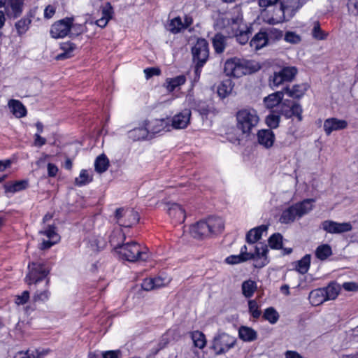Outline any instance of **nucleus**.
<instances>
[{
    "instance_id": "obj_1",
    "label": "nucleus",
    "mask_w": 358,
    "mask_h": 358,
    "mask_svg": "<svg viewBox=\"0 0 358 358\" xmlns=\"http://www.w3.org/2000/svg\"><path fill=\"white\" fill-rule=\"evenodd\" d=\"M28 268L29 272L25 279L29 286L37 285L43 280H45L44 289H37L33 296V300L36 302L48 301L51 294L49 290L50 279L48 278L50 273L49 267L44 263L37 262L29 263Z\"/></svg>"
},
{
    "instance_id": "obj_2",
    "label": "nucleus",
    "mask_w": 358,
    "mask_h": 358,
    "mask_svg": "<svg viewBox=\"0 0 358 358\" xmlns=\"http://www.w3.org/2000/svg\"><path fill=\"white\" fill-rule=\"evenodd\" d=\"M224 222L221 217L211 216L206 220H200L191 226L189 232L195 238H202L222 231Z\"/></svg>"
},
{
    "instance_id": "obj_3",
    "label": "nucleus",
    "mask_w": 358,
    "mask_h": 358,
    "mask_svg": "<svg viewBox=\"0 0 358 358\" xmlns=\"http://www.w3.org/2000/svg\"><path fill=\"white\" fill-rule=\"evenodd\" d=\"M115 250L122 259L130 262L146 261L149 258L148 249L136 241L117 244Z\"/></svg>"
},
{
    "instance_id": "obj_4",
    "label": "nucleus",
    "mask_w": 358,
    "mask_h": 358,
    "mask_svg": "<svg viewBox=\"0 0 358 358\" xmlns=\"http://www.w3.org/2000/svg\"><path fill=\"white\" fill-rule=\"evenodd\" d=\"M314 199H306L301 202L296 203L282 210L279 221L282 224L294 222L298 218H301L308 214L313 209Z\"/></svg>"
},
{
    "instance_id": "obj_5",
    "label": "nucleus",
    "mask_w": 358,
    "mask_h": 358,
    "mask_svg": "<svg viewBox=\"0 0 358 358\" xmlns=\"http://www.w3.org/2000/svg\"><path fill=\"white\" fill-rule=\"evenodd\" d=\"M268 249L267 245L258 243L254 248L244 245L241 248L240 255L245 261L253 259L255 262L256 268H262L268 263L267 254Z\"/></svg>"
},
{
    "instance_id": "obj_6",
    "label": "nucleus",
    "mask_w": 358,
    "mask_h": 358,
    "mask_svg": "<svg viewBox=\"0 0 358 358\" xmlns=\"http://www.w3.org/2000/svg\"><path fill=\"white\" fill-rule=\"evenodd\" d=\"M237 127L243 134L249 135L259 122L257 112L252 108L239 110L236 113Z\"/></svg>"
},
{
    "instance_id": "obj_7",
    "label": "nucleus",
    "mask_w": 358,
    "mask_h": 358,
    "mask_svg": "<svg viewBox=\"0 0 358 358\" xmlns=\"http://www.w3.org/2000/svg\"><path fill=\"white\" fill-rule=\"evenodd\" d=\"M236 344V338L227 333H219L215 335L212 341L211 349L216 355L227 353Z\"/></svg>"
},
{
    "instance_id": "obj_8",
    "label": "nucleus",
    "mask_w": 358,
    "mask_h": 358,
    "mask_svg": "<svg viewBox=\"0 0 358 358\" xmlns=\"http://www.w3.org/2000/svg\"><path fill=\"white\" fill-rule=\"evenodd\" d=\"M224 72L227 76L240 78L250 72L248 62L234 57L224 63Z\"/></svg>"
},
{
    "instance_id": "obj_9",
    "label": "nucleus",
    "mask_w": 358,
    "mask_h": 358,
    "mask_svg": "<svg viewBox=\"0 0 358 358\" xmlns=\"http://www.w3.org/2000/svg\"><path fill=\"white\" fill-rule=\"evenodd\" d=\"M278 113L284 116L286 119L296 117L298 121L303 120V108L301 104L296 101L289 99L282 100L280 105L275 108Z\"/></svg>"
},
{
    "instance_id": "obj_10",
    "label": "nucleus",
    "mask_w": 358,
    "mask_h": 358,
    "mask_svg": "<svg viewBox=\"0 0 358 358\" xmlns=\"http://www.w3.org/2000/svg\"><path fill=\"white\" fill-rule=\"evenodd\" d=\"M294 66H285L279 71H275L269 77L268 85L272 88L278 87L285 83L292 82L297 73Z\"/></svg>"
},
{
    "instance_id": "obj_11",
    "label": "nucleus",
    "mask_w": 358,
    "mask_h": 358,
    "mask_svg": "<svg viewBox=\"0 0 358 358\" xmlns=\"http://www.w3.org/2000/svg\"><path fill=\"white\" fill-rule=\"evenodd\" d=\"M191 52L194 63L206 64L209 57V47L207 41L204 38H198L192 47Z\"/></svg>"
},
{
    "instance_id": "obj_12",
    "label": "nucleus",
    "mask_w": 358,
    "mask_h": 358,
    "mask_svg": "<svg viewBox=\"0 0 358 358\" xmlns=\"http://www.w3.org/2000/svg\"><path fill=\"white\" fill-rule=\"evenodd\" d=\"M115 217L117 223L124 227H130L138 221V214L137 212L123 208L116 209Z\"/></svg>"
},
{
    "instance_id": "obj_13",
    "label": "nucleus",
    "mask_w": 358,
    "mask_h": 358,
    "mask_svg": "<svg viewBox=\"0 0 358 358\" xmlns=\"http://www.w3.org/2000/svg\"><path fill=\"white\" fill-rule=\"evenodd\" d=\"M170 123L171 120L169 118L155 119L145 122L150 138L162 131H169Z\"/></svg>"
},
{
    "instance_id": "obj_14",
    "label": "nucleus",
    "mask_w": 358,
    "mask_h": 358,
    "mask_svg": "<svg viewBox=\"0 0 358 358\" xmlns=\"http://www.w3.org/2000/svg\"><path fill=\"white\" fill-rule=\"evenodd\" d=\"M322 229L329 234H341L350 231L352 229L350 222L338 223L332 220H325L322 222Z\"/></svg>"
},
{
    "instance_id": "obj_15",
    "label": "nucleus",
    "mask_w": 358,
    "mask_h": 358,
    "mask_svg": "<svg viewBox=\"0 0 358 358\" xmlns=\"http://www.w3.org/2000/svg\"><path fill=\"white\" fill-rule=\"evenodd\" d=\"M252 24H250V25ZM232 25L236 41L240 44L245 45L250 38L252 27L248 26V24H232Z\"/></svg>"
},
{
    "instance_id": "obj_16",
    "label": "nucleus",
    "mask_w": 358,
    "mask_h": 358,
    "mask_svg": "<svg viewBox=\"0 0 358 358\" xmlns=\"http://www.w3.org/2000/svg\"><path fill=\"white\" fill-rule=\"evenodd\" d=\"M191 110L189 109H184L172 117L171 120V126L177 129L186 128L189 124Z\"/></svg>"
},
{
    "instance_id": "obj_17",
    "label": "nucleus",
    "mask_w": 358,
    "mask_h": 358,
    "mask_svg": "<svg viewBox=\"0 0 358 358\" xmlns=\"http://www.w3.org/2000/svg\"><path fill=\"white\" fill-rule=\"evenodd\" d=\"M348 122L345 120L331 117L324 120L323 127L325 134L327 136H329L334 131L344 129L348 127Z\"/></svg>"
},
{
    "instance_id": "obj_18",
    "label": "nucleus",
    "mask_w": 358,
    "mask_h": 358,
    "mask_svg": "<svg viewBox=\"0 0 358 358\" xmlns=\"http://www.w3.org/2000/svg\"><path fill=\"white\" fill-rule=\"evenodd\" d=\"M308 89V85L306 83H302L294 85L291 87L287 86L282 89V92L284 94H287L292 99H299L303 96Z\"/></svg>"
},
{
    "instance_id": "obj_19",
    "label": "nucleus",
    "mask_w": 358,
    "mask_h": 358,
    "mask_svg": "<svg viewBox=\"0 0 358 358\" xmlns=\"http://www.w3.org/2000/svg\"><path fill=\"white\" fill-rule=\"evenodd\" d=\"M168 213L176 223H182L186 217L185 209L179 204L173 203H168Z\"/></svg>"
},
{
    "instance_id": "obj_20",
    "label": "nucleus",
    "mask_w": 358,
    "mask_h": 358,
    "mask_svg": "<svg viewBox=\"0 0 358 358\" xmlns=\"http://www.w3.org/2000/svg\"><path fill=\"white\" fill-rule=\"evenodd\" d=\"M71 24H52L50 28V35L54 38H64L66 36H70L72 33V27Z\"/></svg>"
},
{
    "instance_id": "obj_21",
    "label": "nucleus",
    "mask_w": 358,
    "mask_h": 358,
    "mask_svg": "<svg viewBox=\"0 0 358 358\" xmlns=\"http://www.w3.org/2000/svg\"><path fill=\"white\" fill-rule=\"evenodd\" d=\"M8 107L10 113L16 118H22L27 115V110L24 105L17 99H11L8 101Z\"/></svg>"
},
{
    "instance_id": "obj_22",
    "label": "nucleus",
    "mask_w": 358,
    "mask_h": 358,
    "mask_svg": "<svg viewBox=\"0 0 358 358\" xmlns=\"http://www.w3.org/2000/svg\"><path fill=\"white\" fill-rule=\"evenodd\" d=\"M268 227L261 225L250 229L246 234V242L250 244V248H254L255 243L261 238L264 232H266Z\"/></svg>"
},
{
    "instance_id": "obj_23",
    "label": "nucleus",
    "mask_w": 358,
    "mask_h": 358,
    "mask_svg": "<svg viewBox=\"0 0 358 358\" xmlns=\"http://www.w3.org/2000/svg\"><path fill=\"white\" fill-rule=\"evenodd\" d=\"M257 139L260 145L268 149L273 145L275 134L271 129H262L257 133Z\"/></svg>"
},
{
    "instance_id": "obj_24",
    "label": "nucleus",
    "mask_w": 358,
    "mask_h": 358,
    "mask_svg": "<svg viewBox=\"0 0 358 358\" xmlns=\"http://www.w3.org/2000/svg\"><path fill=\"white\" fill-rule=\"evenodd\" d=\"M29 186L28 180H17L13 182H7L4 184L3 187L6 194H15L16 192L26 189Z\"/></svg>"
},
{
    "instance_id": "obj_25",
    "label": "nucleus",
    "mask_w": 358,
    "mask_h": 358,
    "mask_svg": "<svg viewBox=\"0 0 358 358\" xmlns=\"http://www.w3.org/2000/svg\"><path fill=\"white\" fill-rule=\"evenodd\" d=\"M283 96L282 90L272 93L264 99V104L268 108L272 109L275 107L276 108L282 102Z\"/></svg>"
},
{
    "instance_id": "obj_26",
    "label": "nucleus",
    "mask_w": 358,
    "mask_h": 358,
    "mask_svg": "<svg viewBox=\"0 0 358 358\" xmlns=\"http://www.w3.org/2000/svg\"><path fill=\"white\" fill-rule=\"evenodd\" d=\"M49 353V350L36 349L34 350L20 351L17 352L14 358H44Z\"/></svg>"
},
{
    "instance_id": "obj_27",
    "label": "nucleus",
    "mask_w": 358,
    "mask_h": 358,
    "mask_svg": "<svg viewBox=\"0 0 358 358\" xmlns=\"http://www.w3.org/2000/svg\"><path fill=\"white\" fill-rule=\"evenodd\" d=\"M269 41L267 36V33L264 31H259L252 38L250 42V45L252 48H254L257 50L267 45Z\"/></svg>"
},
{
    "instance_id": "obj_28",
    "label": "nucleus",
    "mask_w": 358,
    "mask_h": 358,
    "mask_svg": "<svg viewBox=\"0 0 358 358\" xmlns=\"http://www.w3.org/2000/svg\"><path fill=\"white\" fill-rule=\"evenodd\" d=\"M128 136L134 141L150 138L145 123L143 126L130 130L128 132Z\"/></svg>"
},
{
    "instance_id": "obj_29",
    "label": "nucleus",
    "mask_w": 358,
    "mask_h": 358,
    "mask_svg": "<svg viewBox=\"0 0 358 358\" xmlns=\"http://www.w3.org/2000/svg\"><path fill=\"white\" fill-rule=\"evenodd\" d=\"M238 337L244 342H252L257 338V332L247 326H241L238 329Z\"/></svg>"
},
{
    "instance_id": "obj_30",
    "label": "nucleus",
    "mask_w": 358,
    "mask_h": 358,
    "mask_svg": "<svg viewBox=\"0 0 358 358\" xmlns=\"http://www.w3.org/2000/svg\"><path fill=\"white\" fill-rule=\"evenodd\" d=\"M60 49L62 52L55 57V59L57 61L64 60L73 57L76 45L70 42L62 43L60 45Z\"/></svg>"
},
{
    "instance_id": "obj_31",
    "label": "nucleus",
    "mask_w": 358,
    "mask_h": 358,
    "mask_svg": "<svg viewBox=\"0 0 358 358\" xmlns=\"http://www.w3.org/2000/svg\"><path fill=\"white\" fill-rule=\"evenodd\" d=\"M186 82V77L184 75H180L174 78L166 79L164 86L169 92H173L177 87L183 85Z\"/></svg>"
},
{
    "instance_id": "obj_32",
    "label": "nucleus",
    "mask_w": 358,
    "mask_h": 358,
    "mask_svg": "<svg viewBox=\"0 0 358 358\" xmlns=\"http://www.w3.org/2000/svg\"><path fill=\"white\" fill-rule=\"evenodd\" d=\"M311 255L309 254L303 256L300 260L293 263L294 269L300 274H306L310 266Z\"/></svg>"
},
{
    "instance_id": "obj_33",
    "label": "nucleus",
    "mask_w": 358,
    "mask_h": 358,
    "mask_svg": "<svg viewBox=\"0 0 358 358\" xmlns=\"http://www.w3.org/2000/svg\"><path fill=\"white\" fill-rule=\"evenodd\" d=\"M308 299L310 303L314 306H319L327 301L322 288L312 290L309 294Z\"/></svg>"
},
{
    "instance_id": "obj_34",
    "label": "nucleus",
    "mask_w": 358,
    "mask_h": 358,
    "mask_svg": "<svg viewBox=\"0 0 358 358\" xmlns=\"http://www.w3.org/2000/svg\"><path fill=\"white\" fill-rule=\"evenodd\" d=\"M24 0H9L8 4L6 6L8 7L7 10V15L13 16V17H18L22 10Z\"/></svg>"
},
{
    "instance_id": "obj_35",
    "label": "nucleus",
    "mask_w": 358,
    "mask_h": 358,
    "mask_svg": "<svg viewBox=\"0 0 358 358\" xmlns=\"http://www.w3.org/2000/svg\"><path fill=\"white\" fill-rule=\"evenodd\" d=\"M192 24H164L165 29L173 34H177L179 33H185V31L188 30L189 32L192 31V28L190 27Z\"/></svg>"
},
{
    "instance_id": "obj_36",
    "label": "nucleus",
    "mask_w": 358,
    "mask_h": 358,
    "mask_svg": "<svg viewBox=\"0 0 358 358\" xmlns=\"http://www.w3.org/2000/svg\"><path fill=\"white\" fill-rule=\"evenodd\" d=\"M315 255L318 259L324 261L332 255L331 247L329 244H322L316 248Z\"/></svg>"
},
{
    "instance_id": "obj_37",
    "label": "nucleus",
    "mask_w": 358,
    "mask_h": 358,
    "mask_svg": "<svg viewBox=\"0 0 358 358\" xmlns=\"http://www.w3.org/2000/svg\"><path fill=\"white\" fill-rule=\"evenodd\" d=\"M322 289H324V296L327 301L335 299L340 292V287L336 282H331L328 286L323 287Z\"/></svg>"
},
{
    "instance_id": "obj_38",
    "label": "nucleus",
    "mask_w": 358,
    "mask_h": 358,
    "mask_svg": "<svg viewBox=\"0 0 358 358\" xmlns=\"http://www.w3.org/2000/svg\"><path fill=\"white\" fill-rule=\"evenodd\" d=\"M233 85L231 80L227 79L222 82L217 87L218 96L224 99L227 97L232 91Z\"/></svg>"
},
{
    "instance_id": "obj_39",
    "label": "nucleus",
    "mask_w": 358,
    "mask_h": 358,
    "mask_svg": "<svg viewBox=\"0 0 358 358\" xmlns=\"http://www.w3.org/2000/svg\"><path fill=\"white\" fill-rule=\"evenodd\" d=\"M280 115L274 109L266 117V124L270 129H276L279 126Z\"/></svg>"
},
{
    "instance_id": "obj_40",
    "label": "nucleus",
    "mask_w": 358,
    "mask_h": 358,
    "mask_svg": "<svg viewBox=\"0 0 358 358\" xmlns=\"http://www.w3.org/2000/svg\"><path fill=\"white\" fill-rule=\"evenodd\" d=\"M109 166L108 159L105 155H101L96 157L94 162L95 171L99 173L105 172Z\"/></svg>"
},
{
    "instance_id": "obj_41",
    "label": "nucleus",
    "mask_w": 358,
    "mask_h": 358,
    "mask_svg": "<svg viewBox=\"0 0 358 358\" xmlns=\"http://www.w3.org/2000/svg\"><path fill=\"white\" fill-rule=\"evenodd\" d=\"M257 289V284L255 281L248 280L242 283V293L246 298H250L253 296Z\"/></svg>"
},
{
    "instance_id": "obj_42",
    "label": "nucleus",
    "mask_w": 358,
    "mask_h": 358,
    "mask_svg": "<svg viewBox=\"0 0 358 358\" xmlns=\"http://www.w3.org/2000/svg\"><path fill=\"white\" fill-rule=\"evenodd\" d=\"M226 37L221 34H217L213 38V45L217 53H222L224 50Z\"/></svg>"
},
{
    "instance_id": "obj_43",
    "label": "nucleus",
    "mask_w": 358,
    "mask_h": 358,
    "mask_svg": "<svg viewBox=\"0 0 358 358\" xmlns=\"http://www.w3.org/2000/svg\"><path fill=\"white\" fill-rule=\"evenodd\" d=\"M92 181V176H91L87 170L82 169L79 176L75 179V185L82 187L89 184Z\"/></svg>"
},
{
    "instance_id": "obj_44",
    "label": "nucleus",
    "mask_w": 358,
    "mask_h": 358,
    "mask_svg": "<svg viewBox=\"0 0 358 358\" xmlns=\"http://www.w3.org/2000/svg\"><path fill=\"white\" fill-rule=\"evenodd\" d=\"M262 317L271 324H275L279 320V314L273 307L266 308Z\"/></svg>"
},
{
    "instance_id": "obj_45",
    "label": "nucleus",
    "mask_w": 358,
    "mask_h": 358,
    "mask_svg": "<svg viewBox=\"0 0 358 358\" xmlns=\"http://www.w3.org/2000/svg\"><path fill=\"white\" fill-rule=\"evenodd\" d=\"M192 339L195 347L202 349L206 346V339L205 335L202 332L199 331L192 332Z\"/></svg>"
},
{
    "instance_id": "obj_46",
    "label": "nucleus",
    "mask_w": 358,
    "mask_h": 358,
    "mask_svg": "<svg viewBox=\"0 0 358 358\" xmlns=\"http://www.w3.org/2000/svg\"><path fill=\"white\" fill-rule=\"evenodd\" d=\"M268 244L272 249H281L282 245V236L279 233L273 234L268 238Z\"/></svg>"
},
{
    "instance_id": "obj_47",
    "label": "nucleus",
    "mask_w": 358,
    "mask_h": 358,
    "mask_svg": "<svg viewBox=\"0 0 358 358\" xmlns=\"http://www.w3.org/2000/svg\"><path fill=\"white\" fill-rule=\"evenodd\" d=\"M280 11L282 14V21L287 22L290 20L296 10L292 8V6H286L280 3Z\"/></svg>"
},
{
    "instance_id": "obj_48",
    "label": "nucleus",
    "mask_w": 358,
    "mask_h": 358,
    "mask_svg": "<svg viewBox=\"0 0 358 358\" xmlns=\"http://www.w3.org/2000/svg\"><path fill=\"white\" fill-rule=\"evenodd\" d=\"M248 311L254 319H258L262 314L255 300H250L248 301Z\"/></svg>"
},
{
    "instance_id": "obj_49",
    "label": "nucleus",
    "mask_w": 358,
    "mask_h": 358,
    "mask_svg": "<svg viewBox=\"0 0 358 358\" xmlns=\"http://www.w3.org/2000/svg\"><path fill=\"white\" fill-rule=\"evenodd\" d=\"M313 37L317 40H324L328 36V33L323 31L320 24H316L312 31Z\"/></svg>"
},
{
    "instance_id": "obj_50",
    "label": "nucleus",
    "mask_w": 358,
    "mask_h": 358,
    "mask_svg": "<svg viewBox=\"0 0 358 358\" xmlns=\"http://www.w3.org/2000/svg\"><path fill=\"white\" fill-rule=\"evenodd\" d=\"M41 233L46 236L50 240H57V242L59 241V236L56 233L55 227L54 226H48L45 230L41 231Z\"/></svg>"
},
{
    "instance_id": "obj_51",
    "label": "nucleus",
    "mask_w": 358,
    "mask_h": 358,
    "mask_svg": "<svg viewBox=\"0 0 358 358\" xmlns=\"http://www.w3.org/2000/svg\"><path fill=\"white\" fill-rule=\"evenodd\" d=\"M266 33L269 42L280 40L283 36L282 31L277 29H271Z\"/></svg>"
},
{
    "instance_id": "obj_52",
    "label": "nucleus",
    "mask_w": 358,
    "mask_h": 358,
    "mask_svg": "<svg viewBox=\"0 0 358 358\" xmlns=\"http://www.w3.org/2000/svg\"><path fill=\"white\" fill-rule=\"evenodd\" d=\"M285 40L292 44H297L301 41V37L294 32L288 31L285 35Z\"/></svg>"
},
{
    "instance_id": "obj_53",
    "label": "nucleus",
    "mask_w": 358,
    "mask_h": 358,
    "mask_svg": "<svg viewBox=\"0 0 358 358\" xmlns=\"http://www.w3.org/2000/svg\"><path fill=\"white\" fill-rule=\"evenodd\" d=\"M100 243V241L96 237H92L88 241L89 248H90L92 251H99L101 248H103L104 243L102 245Z\"/></svg>"
},
{
    "instance_id": "obj_54",
    "label": "nucleus",
    "mask_w": 358,
    "mask_h": 358,
    "mask_svg": "<svg viewBox=\"0 0 358 358\" xmlns=\"http://www.w3.org/2000/svg\"><path fill=\"white\" fill-rule=\"evenodd\" d=\"M143 72L147 80L155 76H159L161 74V70L158 67L146 68L143 70Z\"/></svg>"
},
{
    "instance_id": "obj_55",
    "label": "nucleus",
    "mask_w": 358,
    "mask_h": 358,
    "mask_svg": "<svg viewBox=\"0 0 358 358\" xmlns=\"http://www.w3.org/2000/svg\"><path fill=\"white\" fill-rule=\"evenodd\" d=\"M113 8L110 3H107L106 7L103 8L102 11L101 20H106V22H108L112 19Z\"/></svg>"
},
{
    "instance_id": "obj_56",
    "label": "nucleus",
    "mask_w": 358,
    "mask_h": 358,
    "mask_svg": "<svg viewBox=\"0 0 358 358\" xmlns=\"http://www.w3.org/2000/svg\"><path fill=\"white\" fill-rule=\"evenodd\" d=\"M246 262L243 257L239 254L238 255H230L225 259V262L228 264H237Z\"/></svg>"
},
{
    "instance_id": "obj_57",
    "label": "nucleus",
    "mask_w": 358,
    "mask_h": 358,
    "mask_svg": "<svg viewBox=\"0 0 358 358\" xmlns=\"http://www.w3.org/2000/svg\"><path fill=\"white\" fill-rule=\"evenodd\" d=\"M84 25L85 24H70V27H72V33H70V36H77L81 33H83L85 29Z\"/></svg>"
},
{
    "instance_id": "obj_58",
    "label": "nucleus",
    "mask_w": 358,
    "mask_h": 358,
    "mask_svg": "<svg viewBox=\"0 0 358 358\" xmlns=\"http://www.w3.org/2000/svg\"><path fill=\"white\" fill-rule=\"evenodd\" d=\"M29 299V292L28 291H24L21 295L16 296L15 303L17 305L25 304Z\"/></svg>"
},
{
    "instance_id": "obj_59",
    "label": "nucleus",
    "mask_w": 358,
    "mask_h": 358,
    "mask_svg": "<svg viewBox=\"0 0 358 358\" xmlns=\"http://www.w3.org/2000/svg\"><path fill=\"white\" fill-rule=\"evenodd\" d=\"M154 284H155V282H153L152 278H145L143 280V281L141 284V287L143 290L150 291V290L155 289Z\"/></svg>"
},
{
    "instance_id": "obj_60",
    "label": "nucleus",
    "mask_w": 358,
    "mask_h": 358,
    "mask_svg": "<svg viewBox=\"0 0 358 358\" xmlns=\"http://www.w3.org/2000/svg\"><path fill=\"white\" fill-rule=\"evenodd\" d=\"M281 3L286 6H292V8H294V10H297L302 6L303 2H301L300 0H284Z\"/></svg>"
},
{
    "instance_id": "obj_61",
    "label": "nucleus",
    "mask_w": 358,
    "mask_h": 358,
    "mask_svg": "<svg viewBox=\"0 0 358 358\" xmlns=\"http://www.w3.org/2000/svg\"><path fill=\"white\" fill-rule=\"evenodd\" d=\"M342 287L348 292H357L358 283L355 282H345L343 283Z\"/></svg>"
},
{
    "instance_id": "obj_62",
    "label": "nucleus",
    "mask_w": 358,
    "mask_h": 358,
    "mask_svg": "<svg viewBox=\"0 0 358 358\" xmlns=\"http://www.w3.org/2000/svg\"><path fill=\"white\" fill-rule=\"evenodd\" d=\"M348 9L351 14L358 15V0H349Z\"/></svg>"
},
{
    "instance_id": "obj_63",
    "label": "nucleus",
    "mask_w": 358,
    "mask_h": 358,
    "mask_svg": "<svg viewBox=\"0 0 358 358\" xmlns=\"http://www.w3.org/2000/svg\"><path fill=\"white\" fill-rule=\"evenodd\" d=\"M152 278L153 282H155V284H154L155 289H158L162 287H164L168 283V281L166 280V278H163L159 276L156 277V278Z\"/></svg>"
},
{
    "instance_id": "obj_64",
    "label": "nucleus",
    "mask_w": 358,
    "mask_h": 358,
    "mask_svg": "<svg viewBox=\"0 0 358 358\" xmlns=\"http://www.w3.org/2000/svg\"><path fill=\"white\" fill-rule=\"evenodd\" d=\"M48 175L49 177H55L59 171L57 166L52 163H48L47 166Z\"/></svg>"
}]
</instances>
